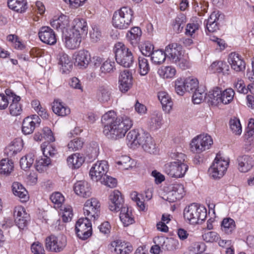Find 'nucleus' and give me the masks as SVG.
Instances as JSON below:
<instances>
[{
    "label": "nucleus",
    "mask_w": 254,
    "mask_h": 254,
    "mask_svg": "<svg viewBox=\"0 0 254 254\" xmlns=\"http://www.w3.org/2000/svg\"><path fill=\"white\" fill-rule=\"evenodd\" d=\"M50 199L55 204V207L60 208L62 207V204L64 200V198L61 193L55 192L51 195Z\"/></svg>",
    "instance_id": "6e6d98bb"
},
{
    "label": "nucleus",
    "mask_w": 254,
    "mask_h": 254,
    "mask_svg": "<svg viewBox=\"0 0 254 254\" xmlns=\"http://www.w3.org/2000/svg\"><path fill=\"white\" fill-rule=\"evenodd\" d=\"M162 116L161 113L155 111L150 116L147 125L153 130L159 128L162 125Z\"/></svg>",
    "instance_id": "c9c22d12"
},
{
    "label": "nucleus",
    "mask_w": 254,
    "mask_h": 254,
    "mask_svg": "<svg viewBox=\"0 0 254 254\" xmlns=\"http://www.w3.org/2000/svg\"><path fill=\"white\" fill-rule=\"evenodd\" d=\"M66 244V238L63 235H52L45 239L46 249L52 252L59 253L63 251Z\"/></svg>",
    "instance_id": "6e6552de"
},
{
    "label": "nucleus",
    "mask_w": 254,
    "mask_h": 254,
    "mask_svg": "<svg viewBox=\"0 0 254 254\" xmlns=\"http://www.w3.org/2000/svg\"><path fill=\"white\" fill-rule=\"evenodd\" d=\"M220 88L216 87L209 92L205 97V99L208 103L212 106H218L221 103V97L220 96Z\"/></svg>",
    "instance_id": "72a5a7b5"
},
{
    "label": "nucleus",
    "mask_w": 254,
    "mask_h": 254,
    "mask_svg": "<svg viewBox=\"0 0 254 254\" xmlns=\"http://www.w3.org/2000/svg\"><path fill=\"white\" fill-rule=\"evenodd\" d=\"M115 69V63L110 60L103 62L100 67V71L102 73H110Z\"/></svg>",
    "instance_id": "052dcab7"
},
{
    "label": "nucleus",
    "mask_w": 254,
    "mask_h": 254,
    "mask_svg": "<svg viewBox=\"0 0 254 254\" xmlns=\"http://www.w3.org/2000/svg\"><path fill=\"white\" fill-rule=\"evenodd\" d=\"M104 125L103 133L109 139L118 140L124 137L132 126V122L128 117L119 118L113 111L105 113L102 117Z\"/></svg>",
    "instance_id": "f257e3e1"
},
{
    "label": "nucleus",
    "mask_w": 254,
    "mask_h": 254,
    "mask_svg": "<svg viewBox=\"0 0 254 254\" xmlns=\"http://www.w3.org/2000/svg\"><path fill=\"white\" fill-rule=\"evenodd\" d=\"M220 96L221 97V103L228 104L230 103L234 99L235 92L232 88H227L224 91L220 89Z\"/></svg>",
    "instance_id": "c03bdc74"
},
{
    "label": "nucleus",
    "mask_w": 254,
    "mask_h": 254,
    "mask_svg": "<svg viewBox=\"0 0 254 254\" xmlns=\"http://www.w3.org/2000/svg\"><path fill=\"white\" fill-rule=\"evenodd\" d=\"M52 110L56 115L64 117L70 113L69 108L61 100H55L52 105Z\"/></svg>",
    "instance_id": "c85d7f7f"
},
{
    "label": "nucleus",
    "mask_w": 254,
    "mask_h": 254,
    "mask_svg": "<svg viewBox=\"0 0 254 254\" xmlns=\"http://www.w3.org/2000/svg\"><path fill=\"white\" fill-rule=\"evenodd\" d=\"M115 58L118 64L125 67H129L133 63L131 51L124 44L117 43L114 47Z\"/></svg>",
    "instance_id": "39448f33"
},
{
    "label": "nucleus",
    "mask_w": 254,
    "mask_h": 254,
    "mask_svg": "<svg viewBox=\"0 0 254 254\" xmlns=\"http://www.w3.org/2000/svg\"><path fill=\"white\" fill-rule=\"evenodd\" d=\"M109 169L106 161L102 160L95 163L90 170V175L94 181H100L107 174Z\"/></svg>",
    "instance_id": "f8f14e48"
},
{
    "label": "nucleus",
    "mask_w": 254,
    "mask_h": 254,
    "mask_svg": "<svg viewBox=\"0 0 254 254\" xmlns=\"http://www.w3.org/2000/svg\"><path fill=\"white\" fill-rule=\"evenodd\" d=\"M84 161V157L77 153L72 154L67 159L68 165L74 169L79 168Z\"/></svg>",
    "instance_id": "58836bf2"
},
{
    "label": "nucleus",
    "mask_w": 254,
    "mask_h": 254,
    "mask_svg": "<svg viewBox=\"0 0 254 254\" xmlns=\"http://www.w3.org/2000/svg\"><path fill=\"white\" fill-rule=\"evenodd\" d=\"M184 80L185 84H186V88L187 92H193L194 91L197 89L198 82L196 78L189 77Z\"/></svg>",
    "instance_id": "3c124183"
},
{
    "label": "nucleus",
    "mask_w": 254,
    "mask_h": 254,
    "mask_svg": "<svg viewBox=\"0 0 254 254\" xmlns=\"http://www.w3.org/2000/svg\"><path fill=\"white\" fill-rule=\"evenodd\" d=\"M74 190L78 195L83 197H89L91 191L90 185L84 181H78L74 184Z\"/></svg>",
    "instance_id": "cd10ccee"
},
{
    "label": "nucleus",
    "mask_w": 254,
    "mask_h": 254,
    "mask_svg": "<svg viewBox=\"0 0 254 254\" xmlns=\"http://www.w3.org/2000/svg\"><path fill=\"white\" fill-rule=\"evenodd\" d=\"M23 141L20 138H17L12 141L5 148L4 153L11 159L19 153L22 149Z\"/></svg>",
    "instance_id": "aec40b11"
},
{
    "label": "nucleus",
    "mask_w": 254,
    "mask_h": 254,
    "mask_svg": "<svg viewBox=\"0 0 254 254\" xmlns=\"http://www.w3.org/2000/svg\"><path fill=\"white\" fill-rule=\"evenodd\" d=\"M112 89L110 85L103 84L99 85L96 91V98L100 102H108L112 97Z\"/></svg>",
    "instance_id": "4be33fe9"
},
{
    "label": "nucleus",
    "mask_w": 254,
    "mask_h": 254,
    "mask_svg": "<svg viewBox=\"0 0 254 254\" xmlns=\"http://www.w3.org/2000/svg\"><path fill=\"white\" fill-rule=\"evenodd\" d=\"M133 14V11L130 7H121L114 13L112 17L113 25L119 29L128 28L132 22Z\"/></svg>",
    "instance_id": "f03ea898"
},
{
    "label": "nucleus",
    "mask_w": 254,
    "mask_h": 254,
    "mask_svg": "<svg viewBox=\"0 0 254 254\" xmlns=\"http://www.w3.org/2000/svg\"><path fill=\"white\" fill-rule=\"evenodd\" d=\"M140 144L143 149L149 154H156L158 152L156 144L150 134L147 132L143 133L140 138Z\"/></svg>",
    "instance_id": "f3484780"
},
{
    "label": "nucleus",
    "mask_w": 254,
    "mask_h": 254,
    "mask_svg": "<svg viewBox=\"0 0 254 254\" xmlns=\"http://www.w3.org/2000/svg\"><path fill=\"white\" fill-rule=\"evenodd\" d=\"M68 30L73 32L75 34H79V36L82 37L87 34V23L83 19L75 18L72 21L71 28Z\"/></svg>",
    "instance_id": "b1692460"
},
{
    "label": "nucleus",
    "mask_w": 254,
    "mask_h": 254,
    "mask_svg": "<svg viewBox=\"0 0 254 254\" xmlns=\"http://www.w3.org/2000/svg\"><path fill=\"white\" fill-rule=\"evenodd\" d=\"M222 16L219 11H214L209 16L208 19L204 22L207 30L210 32H214L218 29L220 18Z\"/></svg>",
    "instance_id": "a878e982"
},
{
    "label": "nucleus",
    "mask_w": 254,
    "mask_h": 254,
    "mask_svg": "<svg viewBox=\"0 0 254 254\" xmlns=\"http://www.w3.org/2000/svg\"><path fill=\"white\" fill-rule=\"evenodd\" d=\"M190 250L195 253H201L205 251V245L202 242H195L191 244Z\"/></svg>",
    "instance_id": "774afa93"
},
{
    "label": "nucleus",
    "mask_w": 254,
    "mask_h": 254,
    "mask_svg": "<svg viewBox=\"0 0 254 254\" xmlns=\"http://www.w3.org/2000/svg\"><path fill=\"white\" fill-rule=\"evenodd\" d=\"M187 164H178L171 162L165 164L163 167L164 172L171 178H182L184 176L188 170Z\"/></svg>",
    "instance_id": "1a4fd4ad"
},
{
    "label": "nucleus",
    "mask_w": 254,
    "mask_h": 254,
    "mask_svg": "<svg viewBox=\"0 0 254 254\" xmlns=\"http://www.w3.org/2000/svg\"><path fill=\"white\" fill-rule=\"evenodd\" d=\"M229 126L231 130L236 135H240L242 133V126L240 120L237 118L231 119L229 121Z\"/></svg>",
    "instance_id": "864d4df0"
},
{
    "label": "nucleus",
    "mask_w": 254,
    "mask_h": 254,
    "mask_svg": "<svg viewBox=\"0 0 254 254\" xmlns=\"http://www.w3.org/2000/svg\"><path fill=\"white\" fill-rule=\"evenodd\" d=\"M213 144L211 137L206 134H200L191 141L190 149L193 153L199 154L209 149Z\"/></svg>",
    "instance_id": "0eeeda50"
},
{
    "label": "nucleus",
    "mask_w": 254,
    "mask_h": 254,
    "mask_svg": "<svg viewBox=\"0 0 254 254\" xmlns=\"http://www.w3.org/2000/svg\"><path fill=\"white\" fill-rule=\"evenodd\" d=\"M41 150L43 152V155L48 156H54L57 153V150L56 147L52 144L44 142L41 144Z\"/></svg>",
    "instance_id": "603ef678"
},
{
    "label": "nucleus",
    "mask_w": 254,
    "mask_h": 254,
    "mask_svg": "<svg viewBox=\"0 0 254 254\" xmlns=\"http://www.w3.org/2000/svg\"><path fill=\"white\" fill-rule=\"evenodd\" d=\"M120 214V218L125 226H128L134 222L132 216V213L129 211L128 208L126 206L121 209Z\"/></svg>",
    "instance_id": "a19ab883"
},
{
    "label": "nucleus",
    "mask_w": 254,
    "mask_h": 254,
    "mask_svg": "<svg viewBox=\"0 0 254 254\" xmlns=\"http://www.w3.org/2000/svg\"><path fill=\"white\" fill-rule=\"evenodd\" d=\"M236 228L235 222L231 218L227 217L223 219L221 224L222 231L226 234H231Z\"/></svg>",
    "instance_id": "ea45409f"
},
{
    "label": "nucleus",
    "mask_w": 254,
    "mask_h": 254,
    "mask_svg": "<svg viewBox=\"0 0 254 254\" xmlns=\"http://www.w3.org/2000/svg\"><path fill=\"white\" fill-rule=\"evenodd\" d=\"M119 88L122 92H127L132 86V77L128 70L121 72L119 76Z\"/></svg>",
    "instance_id": "412c9836"
},
{
    "label": "nucleus",
    "mask_w": 254,
    "mask_h": 254,
    "mask_svg": "<svg viewBox=\"0 0 254 254\" xmlns=\"http://www.w3.org/2000/svg\"><path fill=\"white\" fill-rule=\"evenodd\" d=\"M117 164L122 165L123 169L127 170L133 167L134 161L129 156H123L117 162Z\"/></svg>",
    "instance_id": "4d7b16f0"
},
{
    "label": "nucleus",
    "mask_w": 254,
    "mask_h": 254,
    "mask_svg": "<svg viewBox=\"0 0 254 254\" xmlns=\"http://www.w3.org/2000/svg\"><path fill=\"white\" fill-rule=\"evenodd\" d=\"M13 194L18 197L21 202H26L29 199L28 192L24 187L18 182H14L12 186Z\"/></svg>",
    "instance_id": "2f4dec72"
},
{
    "label": "nucleus",
    "mask_w": 254,
    "mask_h": 254,
    "mask_svg": "<svg viewBox=\"0 0 254 254\" xmlns=\"http://www.w3.org/2000/svg\"><path fill=\"white\" fill-rule=\"evenodd\" d=\"M9 8L18 12H23L27 9V2L25 0H8Z\"/></svg>",
    "instance_id": "4c0bfd02"
},
{
    "label": "nucleus",
    "mask_w": 254,
    "mask_h": 254,
    "mask_svg": "<svg viewBox=\"0 0 254 254\" xmlns=\"http://www.w3.org/2000/svg\"><path fill=\"white\" fill-rule=\"evenodd\" d=\"M202 237L203 240L207 243L216 242L220 239L219 234L214 231L205 233L202 235Z\"/></svg>",
    "instance_id": "bf43d9fd"
},
{
    "label": "nucleus",
    "mask_w": 254,
    "mask_h": 254,
    "mask_svg": "<svg viewBox=\"0 0 254 254\" xmlns=\"http://www.w3.org/2000/svg\"><path fill=\"white\" fill-rule=\"evenodd\" d=\"M138 61L139 73L142 76L146 75L150 70L148 60L143 57H139L138 59Z\"/></svg>",
    "instance_id": "49530a36"
},
{
    "label": "nucleus",
    "mask_w": 254,
    "mask_h": 254,
    "mask_svg": "<svg viewBox=\"0 0 254 254\" xmlns=\"http://www.w3.org/2000/svg\"><path fill=\"white\" fill-rule=\"evenodd\" d=\"M171 191L173 192L176 198L181 199L185 195L184 186L181 184H174L172 186Z\"/></svg>",
    "instance_id": "13d9d810"
},
{
    "label": "nucleus",
    "mask_w": 254,
    "mask_h": 254,
    "mask_svg": "<svg viewBox=\"0 0 254 254\" xmlns=\"http://www.w3.org/2000/svg\"><path fill=\"white\" fill-rule=\"evenodd\" d=\"M143 133H146L145 131L139 132L137 129H132L129 131L126 137L127 144L130 147L136 146L140 144V138L143 135Z\"/></svg>",
    "instance_id": "7c9ffc66"
},
{
    "label": "nucleus",
    "mask_w": 254,
    "mask_h": 254,
    "mask_svg": "<svg viewBox=\"0 0 254 254\" xmlns=\"http://www.w3.org/2000/svg\"><path fill=\"white\" fill-rule=\"evenodd\" d=\"M186 22V18L185 15L181 14L175 19L173 24V29L177 33H180L183 30Z\"/></svg>",
    "instance_id": "09e8293b"
},
{
    "label": "nucleus",
    "mask_w": 254,
    "mask_h": 254,
    "mask_svg": "<svg viewBox=\"0 0 254 254\" xmlns=\"http://www.w3.org/2000/svg\"><path fill=\"white\" fill-rule=\"evenodd\" d=\"M75 63L81 68H85L91 61L90 53L85 50H80L75 55Z\"/></svg>",
    "instance_id": "c756f323"
},
{
    "label": "nucleus",
    "mask_w": 254,
    "mask_h": 254,
    "mask_svg": "<svg viewBox=\"0 0 254 254\" xmlns=\"http://www.w3.org/2000/svg\"><path fill=\"white\" fill-rule=\"evenodd\" d=\"M110 249L117 254H127L132 250V248L125 242L118 240L111 243Z\"/></svg>",
    "instance_id": "393cba45"
},
{
    "label": "nucleus",
    "mask_w": 254,
    "mask_h": 254,
    "mask_svg": "<svg viewBox=\"0 0 254 254\" xmlns=\"http://www.w3.org/2000/svg\"><path fill=\"white\" fill-rule=\"evenodd\" d=\"M5 93L10 100L9 103L11 102L9 107L10 114L13 116L20 115L22 111L21 105L19 103L21 97L9 89H6Z\"/></svg>",
    "instance_id": "4468645a"
},
{
    "label": "nucleus",
    "mask_w": 254,
    "mask_h": 254,
    "mask_svg": "<svg viewBox=\"0 0 254 254\" xmlns=\"http://www.w3.org/2000/svg\"><path fill=\"white\" fill-rule=\"evenodd\" d=\"M91 221L90 218L85 217L81 218L77 221L75 231L79 239L86 240L91 236L92 229Z\"/></svg>",
    "instance_id": "9b49d317"
},
{
    "label": "nucleus",
    "mask_w": 254,
    "mask_h": 254,
    "mask_svg": "<svg viewBox=\"0 0 254 254\" xmlns=\"http://www.w3.org/2000/svg\"><path fill=\"white\" fill-rule=\"evenodd\" d=\"M229 160L217 153L216 157L208 169L209 176L214 179L222 177L226 172L229 165Z\"/></svg>",
    "instance_id": "423d86ee"
},
{
    "label": "nucleus",
    "mask_w": 254,
    "mask_h": 254,
    "mask_svg": "<svg viewBox=\"0 0 254 254\" xmlns=\"http://www.w3.org/2000/svg\"><path fill=\"white\" fill-rule=\"evenodd\" d=\"M100 203L96 198H91L86 201L83 207V212L86 217L94 221L99 216Z\"/></svg>",
    "instance_id": "9d476101"
},
{
    "label": "nucleus",
    "mask_w": 254,
    "mask_h": 254,
    "mask_svg": "<svg viewBox=\"0 0 254 254\" xmlns=\"http://www.w3.org/2000/svg\"><path fill=\"white\" fill-rule=\"evenodd\" d=\"M165 53L167 58L182 69H185L189 66V61L184 57L182 48L180 44L176 43L170 44L166 47Z\"/></svg>",
    "instance_id": "7ed1b4c3"
},
{
    "label": "nucleus",
    "mask_w": 254,
    "mask_h": 254,
    "mask_svg": "<svg viewBox=\"0 0 254 254\" xmlns=\"http://www.w3.org/2000/svg\"><path fill=\"white\" fill-rule=\"evenodd\" d=\"M157 72L163 78H172L175 75L176 70L172 66H162L158 70Z\"/></svg>",
    "instance_id": "79ce46f5"
},
{
    "label": "nucleus",
    "mask_w": 254,
    "mask_h": 254,
    "mask_svg": "<svg viewBox=\"0 0 254 254\" xmlns=\"http://www.w3.org/2000/svg\"><path fill=\"white\" fill-rule=\"evenodd\" d=\"M100 181L102 184L110 188H115L117 184V181L115 178L111 177L107 174Z\"/></svg>",
    "instance_id": "338daca9"
},
{
    "label": "nucleus",
    "mask_w": 254,
    "mask_h": 254,
    "mask_svg": "<svg viewBox=\"0 0 254 254\" xmlns=\"http://www.w3.org/2000/svg\"><path fill=\"white\" fill-rule=\"evenodd\" d=\"M34 161V155L30 153L22 157L20 160L21 168L23 170L29 169Z\"/></svg>",
    "instance_id": "de8ad7c7"
},
{
    "label": "nucleus",
    "mask_w": 254,
    "mask_h": 254,
    "mask_svg": "<svg viewBox=\"0 0 254 254\" xmlns=\"http://www.w3.org/2000/svg\"><path fill=\"white\" fill-rule=\"evenodd\" d=\"M83 141L80 138H75L71 140L67 144V147L69 151H76L82 147Z\"/></svg>",
    "instance_id": "e2e57ef3"
},
{
    "label": "nucleus",
    "mask_w": 254,
    "mask_h": 254,
    "mask_svg": "<svg viewBox=\"0 0 254 254\" xmlns=\"http://www.w3.org/2000/svg\"><path fill=\"white\" fill-rule=\"evenodd\" d=\"M59 64L61 66V70L63 73H67L72 67V63L69 56L64 53L59 54Z\"/></svg>",
    "instance_id": "473e14b6"
},
{
    "label": "nucleus",
    "mask_w": 254,
    "mask_h": 254,
    "mask_svg": "<svg viewBox=\"0 0 254 254\" xmlns=\"http://www.w3.org/2000/svg\"><path fill=\"white\" fill-rule=\"evenodd\" d=\"M51 159L47 156L43 155L40 159L36 161L35 168L37 171L42 173L45 171L48 166L51 164Z\"/></svg>",
    "instance_id": "37998d69"
},
{
    "label": "nucleus",
    "mask_w": 254,
    "mask_h": 254,
    "mask_svg": "<svg viewBox=\"0 0 254 254\" xmlns=\"http://www.w3.org/2000/svg\"><path fill=\"white\" fill-rule=\"evenodd\" d=\"M238 168L243 173L250 171L254 165V158L253 156L244 155L237 158Z\"/></svg>",
    "instance_id": "5701e85b"
},
{
    "label": "nucleus",
    "mask_w": 254,
    "mask_h": 254,
    "mask_svg": "<svg viewBox=\"0 0 254 254\" xmlns=\"http://www.w3.org/2000/svg\"><path fill=\"white\" fill-rule=\"evenodd\" d=\"M13 168V164L11 160L2 159L0 162V173L9 174Z\"/></svg>",
    "instance_id": "8fccbe9b"
},
{
    "label": "nucleus",
    "mask_w": 254,
    "mask_h": 254,
    "mask_svg": "<svg viewBox=\"0 0 254 254\" xmlns=\"http://www.w3.org/2000/svg\"><path fill=\"white\" fill-rule=\"evenodd\" d=\"M158 98L160 100L164 111L169 112L171 110L173 102L169 94L165 91H160L158 93Z\"/></svg>",
    "instance_id": "e433bc0d"
},
{
    "label": "nucleus",
    "mask_w": 254,
    "mask_h": 254,
    "mask_svg": "<svg viewBox=\"0 0 254 254\" xmlns=\"http://www.w3.org/2000/svg\"><path fill=\"white\" fill-rule=\"evenodd\" d=\"M175 90L180 95H183L185 92H187L184 79L180 78L175 81Z\"/></svg>",
    "instance_id": "680f3d73"
},
{
    "label": "nucleus",
    "mask_w": 254,
    "mask_h": 254,
    "mask_svg": "<svg viewBox=\"0 0 254 254\" xmlns=\"http://www.w3.org/2000/svg\"><path fill=\"white\" fill-rule=\"evenodd\" d=\"M235 89L240 93L247 94L248 89L246 87L244 81L241 79H237L234 82Z\"/></svg>",
    "instance_id": "0e129e2a"
},
{
    "label": "nucleus",
    "mask_w": 254,
    "mask_h": 254,
    "mask_svg": "<svg viewBox=\"0 0 254 254\" xmlns=\"http://www.w3.org/2000/svg\"><path fill=\"white\" fill-rule=\"evenodd\" d=\"M40 40L47 44L54 45L57 42V38L54 31L50 27L43 26L38 33Z\"/></svg>",
    "instance_id": "6ab92c4d"
},
{
    "label": "nucleus",
    "mask_w": 254,
    "mask_h": 254,
    "mask_svg": "<svg viewBox=\"0 0 254 254\" xmlns=\"http://www.w3.org/2000/svg\"><path fill=\"white\" fill-rule=\"evenodd\" d=\"M228 61L232 68L236 71H242L245 68V63L238 54L231 53L229 55Z\"/></svg>",
    "instance_id": "bb28decb"
},
{
    "label": "nucleus",
    "mask_w": 254,
    "mask_h": 254,
    "mask_svg": "<svg viewBox=\"0 0 254 254\" xmlns=\"http://www.w3.org/2000/svg\"><path fill=\"white\" fill-rule=\"evenodd\" d=\"M69 24L68 17L64 15H61L58 18L53 19L51 21V25L52 27L58 30L64 32V29Z\"/></svg>",
    "instance_id": "f704fd0d"
},
{
    "label": "nucleus",
    "mask_w": 254,
    "mask_h": 254,
    "mask_svg": "<svg viewBox=\"0 0 254 254\" xmlns=\"http://www.w3.org/2000/svg\"><path fill=\"white\" fill-rule=\"evenodd\" d=\"M193 8L196 12L200 13L202 11L206 12L208 6V3L204 0H193L192 2Z\"/></svg>",
    "instance_id": "5fc2aeb1"
},
{
    "label": "nucleus",
    "mask_w": 254,
    "mask_h": 254,
    "mask_svg": "<svg viewBox=\"0 0 254 254\" xmlns=\"http://www.w3.org/2000/svg\"><path fill=\"white\" fill-rule=\"evenodd\" d=\"M82 37L79 34H76L68 29L63 32V39L65 47L69 50H74L79 48Z\"/></svg>",
    "instance_id": "ddd939ff"
},
{
    "label": "nucleus",
    "mask_w": 254,
    "mask_h": 254,
    "mask_svg": "<svg viewBox=\"0 0 254 254\" xmlns=\"http://www.w3.org/2000/svg\"><path fill=\"white\" fill-rule=\"evenodd\" d=\"M167 58L165 51L162 50L154 51L151 56V60L155 64H163Z\"/></svg>",
    "instance_id": "a18cd8bd"
},
{
    "label": "nucleus",
    "mask_w": 254,
    "mask_h": 254,
    "mask_svg": "<svg viewBox=\"0 0 254 254\" xmlns=\"http://www.w3.org/2000/svg\"><path fill=\"white\" fill-rule=\"evenodd\" d=\"M109 209L115 212L119 211L124 206V200L120 191L118 190L113 191L109 196Z\"/></svg>",
    "instance_id": "2eb2a0df"
},
{
    "label": "nucleus",
    "mask_w": 254,
    "mask_h": 254,
    "mask_svg": "<svg viewBox=\"0 0 254 254\" xmlns=\"http://www.w3.org/2000/svg\"><path fill=\"white\" fill-rule=\"evenodd\" d=\"M226 66V64L222 61L213 62L209 67V69L213 72L221 73Z\"/></svg>",
    "instance_id": "69168bd1"
},
{
    "label": "nucleus",
    "mask_w": 254,
    "mask_h": 254,
    "mask_svg": "<svg viewBox=\"0 0 254 254\" xmlns=\"http://www.w3.org/2000/svg\"><path fill=\"white\" fill-rule=\"evenodd\" d=\"M41 120L36 115L25 118L23 121L22 131L25 134L32 133L35 127L39 126Z\"/></svg>",
    "instance_id": "a211bd4d"
},
{
    "label": "nucleus",
    "mask_w": 254,
    "mask_h": 254,
    "mask_svg": "<svg viewBox=\"0 0 254 254\" xmlns=\"http://www.w3.org/2000/svg\"><path fill=\"white\" fill-rule=\"evenodd\" d=\"M206 210L202 206H198L193 203L186 207L184 216L190 224H196L202 223L206 217Z\"/></svg>",
    "instance_id": "20e7f679"
},
{
    "label": "nucleus",
    "mask_w": 254,
    "mask_h": 254,
    "mask_svg": "<svg viewBox=\"0 0 254 254\" xmlns=\"http://www.w3.org/2000/svg\"><path fill=\"white\" fill-rule=\"evenodd\" d=\"M13 215L16 225L20 229H23L28 224L29 215L26 213L25 208L21 206H16Z\"/></svg>",
    "instance_id": "dca6fc26"
}]
</instances>
